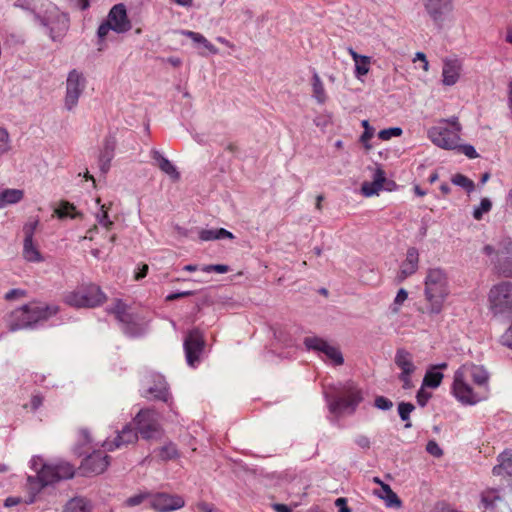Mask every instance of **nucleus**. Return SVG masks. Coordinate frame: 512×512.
I'll list each match as a JSON object with an SVG mask.
<instances>
[{
	"label": "nucleus",
	"instance_id": "nucleus-27",
	"mask_svg": "<svg viewBox=\"0 0 512 512\" xmlns=\"http://www.w3.org/2000/svg\"><path fill=\"white\" fill-rule=\"evenodd\" d=\"M447 366V363H442L437 366H433L432 369L428 370L423 379V386L433 389L439 387L444 376L443 373L437 371V369L444 370Z\"/></svg>",
	"mask_w": 512,
	"mask_h": 512
},
{
	"label": "nucleus",
	"instance_id": "nucleus-2",
	"mask_svg": "<svg viewBox=\"0 0 512 512\" xmlns=\"http://www.w3.org/2000/svg\"><path fill=\"white\" fill-rule=\"evenodd\" d=\"M58 312L59 307L56 305L34 301L5 315L4 323L11 332L34 328L37 324L47 321Z\"/></svg>",
	"mask_w": 512,
	"mask_h": 512
},
{
	"label": "nucleus",
	"instance_id": "nucleus-51",
	"mask_svg": "<svg viewBox=\"0 0 512 512\" xmlns=\"http://www.w3.org/2000/svg\"><path fill=\"white\" fill-rule=\"evenodd\" d=\"M204 272L211 273H226L229 271V267L227 265H207L202 268Z\"/></svg>",
	"mask_w": 512,
	"mask_h": 512
},
{
	"label": "nucleus",
	"instance_id": "nucleus-58",
	"mask_svg": "<svg viewBox=\"0 0 512 512\" xmlns=\"http://www.w3.org/2000/svg\"><path fill=\"white\" fill-rule=\"evenodd\" d=\"M417 402L420 406H425L428 399L430 398V394L425 392L423 389H420L418 392H417Z\"/></svg>",
	"mask_w": 512,
	"mask_h": 512
},
{
	"label": "nucleus",
	"instance_id": "nucleus-17",
	"mask_svg": "<svg viewBox=\"0 0 512 512\" xmlns=\"http://www.w3.org/2000/svg\"><path fill=\"white\" fill-rule=\"evenodd\" d=\"M85 83L86 80L82 73L75 69L69 72L65 96V106L68 110L77 105L79 97L85 88Z\"/></svg>",
	"mask_w": 512,
	"mask_h": 512
},
{
	"label": "nucleus",
	"instance_id": "nucleus-7",
	"mask_svg": "<svg viewBox=\"0 0 512 512\" xmlns=\"http://www.w3.org/2000/svg\"><path fill=\"white\" fill-rule=\"evenodd\" d=\"M31 468L37 473L41 487L59 480L70 479L75 474V467L68 462L60 461L55 464H46L38 456L31 459Z\"/></svg>",
	"mask_w": 512,
	"mask_h": 512
},
{
	"label": "nucleus",
	"instance_id": "nucleus-47",
	"mask_svg": "<svg viewBox=\"0 0 512 512\" xmlns=\"http://www.w3.org/2000/svg\"><path fill=\"white\" fill-rule=\"evenodd\" d=\"M26 296H27V293L25 290L17 288V289H12V290L8 291L5 294L4 298L7 301H14V300H21V299L25 298Z\"/></svg>",
	"mask_w": 512,
	"mask_h": 512
},
{
	"label": "nucleus",
	"instance_id": "nucleus-14",
	"mask_svg": "<svg viewBox=\"0 0 512 512\" xmlns=\"http://www.w3.org/2000/svg\"><path fill=\"white\" fill-rule=\"evenodd\" d=\"M304 344L308 350H315L325 356V360L330 361L333 365L343 364V356L339 348L329 344L327 341L316 336L306 337Z\"/></svg>",
	"mask_w": 512,
	"mask_h": 512
},
{
	"label": "nucleus",
	"instance_id": "nucleus-15",
	"mask_svg": "<svg viewBox=\"0 0 512 512\" xmlns=\"http://www.w3.org/2000/svg\"><path fill=\"white\" fill-rule=\"evenodd\" d=\"M397 188L395 181L387 179L386 173L382 168H377L373 174L372 181H365L361 186V193L365 197L378 195L382 190L394 191Z\"/></svg>",
	"mask_w": 512,
	"mask_h": 512
},
{
	"label": "nucleus",
	"instance_id": "nucleus-34",
	"mask_svg": "<svg viewBox=\"0 0 512 512\" xmlns=\"http://www.w3.org/2000/svg\"><path fill=\"white\" fill-rule=\"evenodd\" d=\"M312 92L313 97L317 100L318 103L324 104L327 100L326 91L324 85L318 74H314L312 77Z\"/></svg>",
	"mask_w": 512,
	"mask_h": 512
},
{
	"label": "nucleus",
	"instance_id": "nucleus-43",
	"mask_svg": "<svg viewBox=\"0 0 512 512\" xmlns=\"http://www.w3.org/2000/svg\"><path fill=\"white\" fill-rule=\"evenodd\" d=\"M150 496H151V493H148V492L139 493L137 495L129 497L125 501V505L128 506V507H134V506L140 505L145 500H149L150 501Z\"/></svg>",
	"mask_w": 512,
	"mask_h": 512
},
{
	"label": "nucleus",
	"instance_id": "nucleus-42",
	"mask_svg": "<svg viewBox=\"0 0 512 512\" xmlns=\"http://www.w3.org/2000/svg\"><path fill=\"white\" fill-rule=\"evenodd\" d=\"M492 208V202L488 198L481 199L480 205L475 208L473 212V217L476 220H481L483 214L488 213Z\"/></svg>",
	"mask_w": 512,
	"mask_h": 512
},
{
	"label": "nucleus",
	"instance_id": "nucleus-37",
	"mask_svg": "<svg viewBox=\"0 0 512 512\" xmlns=\"http://www.w3.org/2000/svg\"><path fill=\"white\" fill-rule=\"evenodd\" d=\"M65 512H89L88 502L83 498H73L66 504Z\"/></svg>",
	"mask_w": 512,
	"mask_h": 512
},
{
	"label": "nucleus",
	"instance_id": "nucleus-30",
	"mask_svg": "<svg viewBox=\"0 0 512 512\" xmlns=\"http://www.w3.org/2000/svg\"><path fill=\"white\" fill-rule=\"evenodd\" d=\"M24 198V191L21 189H0V208L16 204Z\"/></svg>",
	"mask_w": 512,
	"mask_h": 512
},
{
	"label": "nucleus",
	"instance_id": "nucleus-53",
	"mask_svg": "<svg viewBox=\"0 0 512 512\" xmlns=\"http://www.w3.org/2000/svg\"><path fill=\"white\" fill-rule=\"evenodd\" d=\"M196 508L201 512H219L213 504L204 501L197 503Z\"/></svg>",
	"mask_w": 512,
	"mask_h": 512
},
{
	"label": "nucleus",
	"instance_id": "nucleus-1",
	"mask_svg": "<svg viewBox=\"0 0 512 512\" xmlns=\"http://www.w3.org/2000/svg\"><path fill=\"white\" fill-rule=\"evenodd\" d=\"M489 382L490 374L482 365L468 362L454 372L451 392L461 404L476 405L490 397Z\"/></svg>",
	"mask_w": 512,
	"mask_h": 512
},
{
	"label": "nucleus",
	"instance_id": "nucleus-54",
	"mask_svg": "<svg viewBox=\"0 0 512 512\" xmlns=\"http://www.w3.org/2000/svg\"><path fill=\"white\" fill-rule=\"evenodd\" d=\"M105 206H102V214L99 218V223L104 226L106 229H110V227L113 225V222L108 217L107 210H104Z\"/></svg>",
	"mask_w": 512,
	"mask_h": 512
},
{
	"label": "nucleus",
	"instance_id": "nucleus-9",
	"mask_svg": "<svg viewBox=\"0 0 512 512\" xmlns=\"http://www.w3.org/2000/svg\"><path fill=\"white\" fill-rule=\"evenodd\" d=\"M14 6L30 12L42 25L49 27L50 37L53 40L64 35L67 29L65 22H62V28L57 35L54 34V29L51 28V16L54 7L49 0H16Z\"/></svg>",
	"mask_w": 512,
	"mask_h": 512
},
{
	"label": "nucleus",
	"instance_id": "nucleus-28",
	"mask_svg": "<svg viewBox=\"0 0 512 512\" xmlns=\"http://www.w3.org/2000/svg\"><path fill=\"white\" fill-rule=\"evenodd\" d=\"M374 494L384 500L387 507H400L401 500L388 484H382V487L374 490Z\"/></svg>",
	"mask_w": 512,
	"mask_h": 512
},
{
	"label": "nucleus",
	"instance_id": "nucleus-5",
	"mask_svg": "<svg viewBox=\"0 0 512 512\" xmlns=\"http://www.w3.org/2000/svg\"><path fill=\"white\" fill-rule=\"evenodd\" d=\"M461 124L457 117L441 119L428 130L429 139L438 147L455 150L460 141Z\"/></svg>",
	"mask_w": 512,
	"mask_h": 512
},
{
	"label": "nucleus",
	"instance_id": "nucleus-45",
	"mask_svg": "<svg viewBox=\"0 0 512 512\" xmlns=\"http://www.w3.org/2000/svg\"><path fill=\"white\" fill-rule=\"evenodd\" d=\"M415 409V406L412 403L401 402L398 405L399 416L403 421H408L410 417V413Z\"/></svg>",
	"mask_w": 512,
	"mask_h": 512
},
{
	"label": "nucleus",
	"instance_id": "nucleus-6",
	"mask_svg": "<svg viewBox=\"0 0 512 512\" xmlns=\"http://www.w3.org/2000/svg\"><path fill=\"white\" fill-rule=\"evenodd\" d=\"M106 301V295L93 283L81 284L63 295V302L74 308H95Z\"/></svg>",
	"mask_w": 512,
	"mask_h": 512
},
{
	"label": "nucleus",
	"instance_id": "nucleus-21",
	"mask_svg": "<svg viewBox=\"0 0 512 512\" xmlns=\"http://www.w3.org/2000/svg\"><path fill=\"white\" fill-rule=\"evenodd\" d=\"M503 502L500 490L496 488H486L480 493L479 508L484 512H495L498 504Z\"/></svg>",
	"mask_w": 512,
	"mask_h": 512
},
{
	"label": "nucleus",
	"instance_id": "nucleus-29",
	"mask_svg": "<svg viewBox=\"0 0 512 512\" xmlns=\"http://www.w3.org/2000/svg\"><path fill=\"white\" fill-rule=\"evenodd\" d=\"M152 158L157 161L158 167L161 171L169 175L174 181H178L180 179V173L177 171L176 167L159 151L154 150L152 152Z\"/></svg>",
	"mask_w": 512,
	"mask_h": 512
},
{
	"label": "nucleus",
	"instance_id": "nucleus-32",
	"mask_svg": "<svg viewBox=\"0 0 512 512\" xmlns=\"http://www.w3.org/2000/svg\"><path fill=\"white\" fill-rule=\"evenodd\" d=\"M109 312L113 313L117 320L128 324L132 321V315L128 312L127 305L122 300H115Z\"/></svg>",
	"mask_w": 512,
	"mask_h": 512
},
{
	"label": "nucleus",
	"instance_id": "nucleus-35",
	"mask_svg": "<svg viewBox=\"0 0 512 512\" xmlns=\"http://www.w3.org/2000/svg\"><path fill=\"white\" fill-rule=\"evenodd\" d=\"M158 457L163 461L174 460L179 457V451L176 445L168 442L158 449Z\"/></svg>",
	"mask_w": 512,
	"mask_h": 512
},
{
	"label": "nucleus",
	"instance_id": "nucleus-59",
	"mask_svg": "<svg viewBox=\"0 0 512 512\" xmlns=\"http://www.w3.org/2000/svg\"><path fill=\"white\" fill-rule=\"evenodd\" d=\"M418 60L423 63V66H422L423 70L428 71L429 63L427 61L426 55L422 52H417L415 55V58L413 59V62H416Z\"/></svg>",
	"mask_w": 512,
	"mask_h": 512
},
{
	"label": "nucleus",
	"instance_id": "nucleus-24",
	"mask_svg": "<svg viewBox=\"0 0 512 512\" xmlns=\"http://www.w3.org/2000/svg\"><path fill=\"white\" fill-rule=\"evenodd\" d=\"M461 68L459 60H445L442 70L443 83L447 86L454 85L459 79Z\"/></svg>",
	"mask_w": 512,
	"mask_h": 512
},
{
	"label": "nucleus",
	"instance_id": "nucleus-63",
	"mask_svg": "<svg viewBox=\"0 0 512 512\" xmlns=\"http://www.w3.org/2000/svg\"><path fill=\"white\" fill-rule=\"evenodd\" d=\"M42 404V397L39 395H35L31 399V408L33 410H36L38 407H40Z\"/></svg>",
	"mask_w": 512,
	"mask_h": 512
},
{
	"label": "nucleus",
	"instance_id": "nucleus-26",
	"mask_svg": "<svg viewBox=\"0 0 512 512\" xmlns=\"http://www.w3.org/2000/svg\"><path fill=\"white\" fill-rule=\"evenodd\" d=\"M39 224L38 220H30L23 227L24 233V251L29 256H40L38 250L33 243V235Z\"/></svg>",
	"mask_w": 512,
	"mask_h": 512
},
{
	"label": "nucleus",
	"instance_id": "nucleus-48",
	"mask_svg": "<svg viewBox=\"0 0 512 512\" xmlns=\"http://www.w3.org/2000/svg\"><path fill=\"white\" fill-rule=\"evenodd\" d=\"M458 152L463 153L465 156H467L470 159H475L479 155L476 152L475 148L472 145L466 144V145H460L458 143V147L456 148Z\"/></svg>",
	"mask_w": 512,
	"mask_h": 512
},
{
	"label": "nucleus",
	"instance_id": "nucleus-33",
	"mask_svg": "<svg viewBox=\"0 0 512 512\" xmlns=\"http://www.w3.org/2000/svg\"><path fill=\"white\" fill-rule=\"evenodd\" d=\"M199 238L202 241H211V240L224 239V238L233 239L234 236L231 232L227 231L224 228H217V229H202L199 232Z\"/></svg>",
	"mask_w": 512,
	"mask_h": 512
},
{
	"label": "nucleus",
	"instance_id": "nucleus-25",
	"mask_svg": "<svg viewBox=\"0 0 512 512\" xmlns=\"http://www.w3.org/2000/svg\"><path fill=\"white\" fill-rule=\"evenodd\" d=\"M147 394L151 395L153 399L161 400L169 404L171 395L167 387V383L162 376H156L154 378L153 386L149 387Z\"/></svg>",
	"mask_w": 512,
	"mask_h": 512
},
{
	"label": "nucleus",
	"instance_id": "nucleus-57",
	"mask_svg": "<svg viewBox=\"0 0 512 512\" xmlns=\"http://www.w3.org/2000/svg\"><path fill=\"white\" fill-rule=\"evenodd\" d=\"M335 506L339 508V512H351V509L347 506L346 498H337L335 500Z\"/></svg>",
	"mask_w": 512,
	"mask_h": 512
},
{
	"label": "nucleus",
	"instance_id": "nucleus-44",
	"mask_svg": "<svg viewBox=\"0 0 512 512\" xmlns=\"http://www.w3.org/2000/svg\"><path fill=\"white\" fill-rule=\"evenodd\" d=\"M407 298H408V292L405 289L401 288L398 291V293L393 301V304L390 307L391 311L394 313H397L400 309V306L407 300Z\"/></svg>",
	"mask_w": 512,
	"mask_h": 512
},
{
	"label": "nucleus",
	"instance_id": "nucleus-16",
	"mask_svg": "<svg viewBox=\"0 0 512 512\" xmlns=\"http://www.w3.org/2000/svg\"><path fill=\"white\" fill-rule=\"evenodd\" d=\"M185 506V500L177 494L151 493L150 507L157 512H172Z\"/></svg>",
	"mask_w": 512,
	"mask_h": 512
},
{
	"label": "nucleus",
	"instance_id": "nucleus-19",
	"mask_svg": "<svg viewBox=\"0 0 512 512\" xmlns=\"http://www.w3.org/2000/svg\"><path fill=\"white\" fill-rule=\"evenodd\" d=\"M498 464L492 469L494 476L500 477L501 484L512 489V451L505 450L497 457Z\"/></svg>",
	"mask_w": 512,
	"mask_h": 512
},
{
	"label": "nucleus",
	"instance_id": "nucleus-50",
	"mask_svg": "<svg viewBox=\"0 0 512 512\" xmlns=\"http://www.w3.org/2000/svg\"><path fill=\"white\" fill-rule=\"evenodd\" d=\"M392 405V402L384 396H378L375 399V406L379 409L388 410L392 407Z\"/></svg>",
	"mask_w": 512,
	"mask_h": 512
},
{
	"label": "nucleus",
	"instance_id": "nucleus-41",
	"mask_svg": "<svg viewBox=\"0 0 512 512\" xmlns=\"http://www.w3.org/2000/svg\"><path fill=\"white\" fill-rule=\"evenodd\" d=\"M55 213L59 218L75 217V206L67 201H62Z\"/></svg>",
	"mask_w": 512,
	"mask_h": 512
},
{
	"label": "nucleus",
	"instance_id": "nucleus-18",
	"mask_svg": "<svg viewBox=\"0 0 512 512\" xmlns=\"http://www.w3.org/2000/svg\"><path fill=\"white\" fill-rule=\"evenodd\" d=\"M109 459V456L103 451H94L81 462L80 474L91 476L103 473L109 465Z\"/></svg>",
	"mask_w": 512,
	"mask_h": 512
},
{
	"label": "nucleus",
	"instance_id": "nucleus-36",
	"mask_svg": "<svg viewBox=\"0 0 512 512\" xmlns=\"http://www.w3.org/2000/svg\"><path fill=\"white\" fill-rule=\"evenodd\" d=\"M183 34L195 43L202 44L212 54H217V48L211 44L202 34L194 31H184Z\"/></svg>",
	"mask_w": 512,
	"mask_h": 512
},
{
	"label": "nucleus",
	"instance_id": "nucleus-55",
	"mask_svg": "<svg viewBox=\"0 0 512 512\" xmlns=\"http://www.w3.org/2000/svg\"><path fill=\"white\" fill-rule=\"evenodd\" d=\"M426 449L433 456H437L438 457V456L442 455V450L440 449L438 444L436 442H434V441H429L428 444H427Z\"/></svg>",
	"mask_w": 512,
	"mask_h": 512
},
{
	"label": "nucleus",
	"instance_id": "nucleus-11",
	"mask_svg": "<svg viewBox=\"0 0 512 512\" xmlns=\"http://www.w3.org/2000/svg\"><path fill=\"white\" fill-rule=\"evenodd\" d=\"M134 422L138 433L143 439H156L161 435L159 415L155 410L142 409L135 416Z\"/></svg>",
	"mask_w": 512,
	"mask_h": 512
},
{
	"label": "nucleus",
	"instance_id": "nucleus-10",
	"mask_svg": "<svg viewBox=\"0 0 512 512\" xmlns=\"http://www.w3.org/2000/svg\"><path fill=\"white\" fill-rule=\"evenodd\" d=\"M488 308L495 316L512 314V282L501 281L490 288Z\"/></svg>",
	"mask_w": 512,
	"mask_h": 512
},
{
	"label": "nucleus",
	"instance_id": "nucleus-4",
	"mask_svg": "<svg viewBox=\"0 0 512 512\" xmlns=\"http://www.w3.org/2000/svg\"><path fill=\"white\" fill-rule=\"evenodd\" d=\"M424 295L429 312L439 314L449 295L447 276L441 269L435 268L428 271L425 279Z\"/></svg>",
	"mask_w": 512,
	"mask_h": 512
},
{
	"label": "nucleus",
	"instance_id": "nucleus-61",
	"mask_svg": "<svg viewBox=\"0 0 512 512\" xmlns=\"http://www.w3.org/2000/svg\"><path fill=\"white\" fill-rule=\"evenodd\" d=\"M79 437H80V441H82L83 444H88L91 442V436L87 429H80Z\"/></svg>",
	"mask_w": 512,
	"mask_h": 512
},
{
	"label": "nucleus",
	"instance_id": "nucleus-64",
	"mask_svg": "<svg viewBox=\"0 0 512 512\" xmlns=\"http://www.w3.org/2000/svg\"><path fill=\"white\" fill-rule=\"evenodd\" d=\"M274 510L276 512H291V509L285 504H275Z\"/></svg>",
	"mask_w": 512,
	"mask_h": 512
},
{
	"label": "nucleus",
	"instance_id": "nucleus-3",
	"mask_svg": "<svg viewBox=\"0 0 512 512\" xmlns=\"http://www.w3.org/2000/svg\"><path fill=\"white\" fill-rule=\"evenodd\" d=\"M362 400V390L353 381H347L327 394L330 412L337 416L354 413Z\"/></svg>",
	"mask_w": 512,
	"mask_h": 512
},
{
	"label": "nucleus",
	"instance_id": "nucleus-22",
	"mask_svg": "<svg viewBox=\"0 0 512 512\" xmlns=\"http://www.w3.org/2000/svg\"><path fill=\"white\" fill-rule=\"evenodd\" d=\"M348 53L352 57L355 63L354 74L355 77L361 80L364 76H366L372 64V58L370 56L360 55L353 48H348Z\"/></svg>",
	"mask_w": 512,
	"mask_h": 512
},
{
	"label": "nucleus",
	"instance_id": "nucleus-13",
	"mask_svg": "<svg viewBox=\"0 0 512 512\" xmlns=\"http://www.w3.org/2000/svg\"><path fill=\"white\" fill-rule=\"evenodd\" d=\"M204 345V334L198 328H194L187 333L184 339V350L189 366L195 367L199 363Z\"/></svg>",
	"mask_w": 512,
	"mask_h": 512
},
{
	"label": "nucleus",
	"instance_id": "nucleus-49",
	"mask_svg": "<svg viewBox=\"0 0 512 512\" xmlns=\"http://www.w3.org/2000/svg\"><path fill=\"white\" fill-rule=\"evenodd\" d=\"M9 149V135L8 132L0 128V153L7 152Z\"/></svg>",
	"mask_w": 512,
	"mask_h": 512
},
{
	"label": "nucleus",
	"instance_id": "nucleus-56",
	"mask_svg": "<svg viewBox=\"0 0 512 512\" xmlns=\"http://www.w3.org/2000/svg\"><path fill=\"white\" fill-rule=\"evenodd\" d=\"M356 444L362 448V449H369L370 448V440L365 435H359L355 439Z\"/></svg>",
	"mask_w": 512,
	"mask_h": 512
},
{
	"label": "nucleus",
	"instance_id": "nucleus-38",
	"mask_svg": "<svg viewBox=\"0 0 512 512\" xmlns=\"http://www.w3.org/2000/svg\"><path fill=\"white\" fill-rule=\"evenodd\" d=\"M451 182L457 186L462 187L467 193H470L475 189V184L473 180H471L470 178L461 173H456L455 175H453L451 178Z\"/></svg>",
	"mask_w": 512,
	"mask_h": 512
},
{
	"label": "nucleus",
	"instance_id": "nucleus-46",
	"mask_svg": "<svg viewBox=\"0 0 512 512\" xmlns=\"http://www.w3.org/2000/svg\"><path fill=\"white\" fill-rule=\"evenodd\" d=\"M402 134V129L395 127V128H388L383 129L378 133V137L382 141H387L391 139L392 137H398Z\"/></svg>",
	"mask_w": 512,
	"mask_h": 512
},
{
	"label": "nucleus",
	"instance_id": "nucleus-62",
	"mask_svg": "<svg viewBox=\"0 0 512 512\" xmlns=\"http://www.w3.org/2000/svg\"><path fill=\"white\" fill-rule=\"evenodd\" d=\"M190 294H191V292H189V291L179 292V293H172V294H169L166 297V300L167 301H173V300H176V299H179V298H183V297L189 296Z\"/></svg>",
	"mask_w": 512,
	"mask_h": 512
},
{
	"label": "nucleus",
	"instance_id": "nucleus-8",
	"mask_svg": "<svg viewBox=\"0 0 512 512\" xmlns=\"http://www.w3.org/2000/svg\"><path fill=\"white\" fill-rule=\"evenodd\" d=\"M132 29V22L127 14L126 6L123 3L115 4L109 11L106 19L99 25L97 29L99 50L102 49L103 44L110 31L117 34L127 33Z\"/></svg>",
	"mask_w": 512,
	"mask_h": 512
},
{
	"label": "nucleus",
	"instance_id": "nucleus-31",
	"mask_svg": "<svg viewBox=\"0 0 512 512\" xmlns=\"http://www.w3.org/2000/svg\"><path fill=\"white\" fill-rule=\"evenodd\" d=\"M450 6L451 0H425V7L434 20H438Z\"/></svg>",
	"mask_w": 512,
	"mask_h": 512
},
{
	"label": "nucleus",
	"instance_id": "nucleus-60",
	"mask_svg": "<svg viewBox=\"0 0 512 512\" xmlns=\"http://www.w3.org/2000/svg\"><path fill=\"white\" fill-rule=\"evenodd\" d=\"M147 272H148V265L143 264L141 267L138 268V271L134 275V279L138 281V280L144 278L147 275Z\"/></svg>",
	"mask_w": 512,
	"mask_h": 512
},
{
	"label": "nucleus",
	"instance_id": "nucleus-40",
	"mask_svg": "<svg viewBox=\"0 0 512 512\" xmlns=\"http://www.w3.org/2000/svg\"><path fill=\"white\" fill-rule=\"evenodd\" d=\"M362 127L364 128V132L360 136V142L362 143L366 150H370L372 148L370 140L374 136L375 129L372 126H370L368 120L362 121Z\"/></svg>",
	"mask_w": 512,
	"mask_h": 512
},
{
	"label": "nucleus",
	"instance_id": "nucleus-12",
	"mask_svg": "<svg viewBox=\"0 0 512 512\" xmlns=\"http://www.w3.org/2000/svg\"><path fill=\"white\" fill-rule=\"evenodd\" d=\"M394 362L401 370L398 379L402 382L403 389H411L413 387L412 375L417 369L412 353L403 348L397 349Z\"/></svg>",
	"mask_w": 512,
	"mask_h": 512
},
{
	"label": "nucleus",
	"instance_id": "nucleus-52",
	"mask_svg": "<svg viewBox=\"0 0 512 512\" xmlns=\"http://www.w3.org/2000/svg\"><path fill=\"white\" fill-rule=\"evenodd\" d=\"M501 343L512 349V322L508 329L501 336Z\"/></svg>",
	"mask_w": 512,
	"mask_h": 512
},
{
	"label": "nucleus",
	"instance_id": "nucleus-20",
	"mask_svg": "<svg viewBox=\"0 0 512 512\" xmlns=\"http://www.w3.org/2000/svg\"><path fill=\"white\" fill-rule=\"evenodd\" d=\"M138 434V431H135L130 425H126L113 441L106 440L103 447L108 451H113L128 444H133L137 441Z\"/></svg>",
	"mask_w": 512,
	"mask_h": 512
},
{
	"label": "nucleus",
	"instance_id": "nucleus-23",
	"mask_svg": "<svg viewBox=\"0 0 512 512\" xmlns=\"http://www.w3.org/2000/svg\"><path fill=\"white\" fill-rule=\"evenodd\" d=\"M418 258H401L395 275L397 284L413 275L418 269Z\"/></svg>",
	"mask_w": 512,
	"mask_h": 512
},
{
	"label": "nucleus",
	"instance_id": "nucleus-39",
	"mask_svg": "<svg viewBox=\"0 0 512 512\" xmlns=\"http://www.w3.org/2000/svg\"><path fill=\"white\" fill-rule=\"evenodd\" d=\"M495 268L499 275L512 277V258H497Z\"/></svg>",
	"mask_w": 512,
	"mask_h": 512
}]
</instances>
